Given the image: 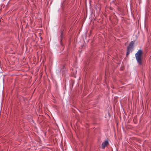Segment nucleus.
Segmentation results:
<instances>
[{
	"label": "nucleus",
	"mask_w": 151,
	"mask_h": 151,
	"mask_svg": "<svg viewBox=\"0 0 151 151\" xmlns=\"http://www.w3.org/2000/svg\"><path fill=\"white\" fill-rule=\"evenodd\" d=\"M130 51H127V53H126V56H127L128 55H129L130 52Z\"/></svg>",
	"instance_id": "20e7f679"
},
{
	"label": "nucleus",
	"mask_w": 151,
	"mask_h": 151,
	"mask_svg": "<svg viewBox=\"0 0 151 151\" xmlns=\"http://www.w3.org/2000/svg\"><path fill=\"white\" fill-rule=\"evenodd\" d=\"M108 143V142L106 140L104 141L102 144V147L103 149H104L105 147L107 145Z\"/></svg>",
	"instance_id": "7ed1b4c3"
},
{
	"label": "nucleus",
	"mask_w": 151,
	"mask_h": 151,
	"mask_svg": "<svg viewBox=\"0 0 151 151\" xmlns=\"http://www.w3.org/2000/svg\"><path fill=\"white\" fill-rule=\"evenodd\" d=\"M143 52L142 50H139L135 54V58L139 65H142V56Z\"/></svg>",
	"instance_id": "f257e3e1"
},
{
	"label": "nucleus",
	"mask_w": 151,
	"mask_h": 151,
	"mask_svg": "<svg viewBox=\"0 0 151 151\" xmlns=\"http://www.w3.org/2000/svg\"><path fill=\"white\" fill-rule=\"evenodd\" d=\"M63 37V33H62L61 35L60 36V37L61 38Z\"/></svg>",
	"instance_id": "39448f33"
},
{
	"label": "nucleus",
	"mask_w": 151,
	"mask_h": 151,
	"mask_svg": "<svg viewBox=\"0 0 151 151\" xmlns=\"http://www.w3.org/2000/svg\"><path fill=\"white\" fill-rule=\"evenodd\" d=\"M134 44V42L133 41H131L127 47V51H128L130 52L132 51V49L133 47Z\"/></svg>",
	"instance_id": "f03ea898"
},
{
	"label": "nucleus",
	"mask_w": 151,
	"mask_h": 151,
	"mask_svg": "<svg viewBox=\"0 0 151 151\" xmlns=\"http://www.w3.org/2000/svg\"><path fill=\"white\" fill-rule=\"evenodd\" d=\"M61 41H62V40H60V41L61 42Z\"/></svg>",
	"instance_id": "423d86ee"
}]
</instances>
